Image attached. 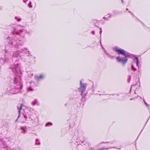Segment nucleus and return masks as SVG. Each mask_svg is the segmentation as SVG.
Instances as JSON below:
<instances>
[{
    "label": "nucleus",
    "mask_w": 150,
    "mask_h": 150,
    "mask_svg": "<svg viewBox=\"0 0 150 150\" xmlns=\"http://www.w3.org/2000/svg\"><path fill=\"white\" fill-rule=\"evenodd\" d=\"M115 51L117 52L118 54H121L124 56L125 57L118 56L116 57V59L117 61L121 62L123 64L125 63L127 60V57L131 56L132 54L126 52L124 50L122 49H116L115 50Z\"/></svg>",
    "instance_id": "obj_1"
},
{
    "label": "nucleus",
    "mask_w": 150,
    "mask_h": 150,
    "mask_svg": "<svg viewBox=\"0 0 150 150\" xmlns=\"http://www.w3.org/2000/svg\"><path fill=\"white\" fill-rule=\"evenodd\" d=\"M7 40L9 45H13L15 48H18L19 46H21L23 44V42L19 40H15L14 39L8 38Z\"/></svg>",
    "instance_id": "obj_2"
},
{
    "label": "nucleus",
    "mask_w": 150,
    "mask_h": 150,
    "mask_svg": "<svg viewBox=\"0 0 150 150\" xmlns=\"http://www.w3.org/2000/svg\"><path fill=\"white\" fill-rule=\"evenodd\" d=\"M16 29H14V30L13 31V34L14 35L15 33L17 35H19L21 36L22 37H24L25 35V34L26 33H28L25 29H21L19 30V32L16 31L15 32Z\"/></svg>",
    "instance_id": "obj_3"
},
{
    "label": "nucleus",
    "mask_w": 150,
    "mask_h": 150,
    "mask_svg": "<svg viewBox=\"0 0 150 150\" xmlns=\"http://www.w3.org/2000/svg\"><path fill=\"white\" fill-rule=\"evenodd\" d=\"M19 66V65L18 64H16L13 65V67H9V69H11L12 71L14 73H16L17 71L18 70V67Z\"/></svg>",
    "instance_id": "obj_4"
},
{
    "label": "nucleus",
    "mask_w": 150,
    "mask_h": 150,
    "mask_svg": "<svg viewBox=\"0 0 150 150\" xmlns=\"http://www.w3.org/2000/svg\"><path fill=\"white\" fill-rule=\"evenodd\" d=\"M80 87L79 88V89L83 93L85 91L86 88L84 85L85 84L84 83H82L81 81H80Z\"/></svg>",
    "instance_id": "obj_5"
},
{
    "label": "nucleus",
    "mask_w": 150,
    "mask_h": 150,
    "mask_svg": "<svg viewBox=\"0 0 150 150\" xmlns=\"http://www.w3.org/2000/svg\"><path fill=\"white\" fill-rule=\"evenodd\" d=\"M13 57H20V56L19 55V52L18 51H17L14 52L13 54Z\"/></svg>",
    "instance_id": "obj_6"
},
{
    "label": "nucleus",
    "mask_w": 150,
    "mask_h": 150,
    "mask_svg": "<svg viewBox=\"0 0 150 150\" xmlns=\"http://www.w3.org/2000/svg\"><path fill=\"white\" fill-rule=\"evenodd\" d=\"M133 57H134L136 60V65L138 67H139V59L135 55H133Z\"/></svg>",
    "instance_id": "obj_7"
},
{
    "label": "nucleus",
    "mask_w": 150,
    "mask_h": 150,
    "mask_svg": "<svg viewBox=\"0 0 150 150\" xmlns=\"http://www.w3.org/2000/svg\"><path fill=\"white\" fill-rule=\"evenodd\" d=\"M37 99H35V100L33 102H32V104L33 105H39V104L38 102H37Z\"/></svg>",
    "instance_id": "obj_8"
},
{
    "label": "nucleus",
    "mask_w": 150,
    "mask_h": 150,
    "mask_svg": "<svg viewBox=\"0 0 150 150\" xmlns=\"http://www.w3.org/2000/svg\"><path fill=\"white\" fill-rule=\"evenodd\" d=\"M19 84H20L19 86H20V87H18L17 88L18 90V92L20 90H21L22 89L23 87V84L21 83V82H20L19 83Z\"/></svg>",
    "instance_id": "obj_9"
},
{
    "label": "nucleus",
    "mask_w": 150,
    "mask_h": 150,
    "mask_svg": "<svg viewBox=\"0 0 150 150\" xmlns=\"http://www.w3.org/2000/svg\"><path fill=\"white\" fill-rule=\"evenodd\" d=\"M44 78V76L42 75H40L37 78V79L38 81H39L40 79H43Z\"/></svg>",
    "instance_id": "obj_10"
},
{
    "label": "nucleus",
    "mask_w": 150,
    "mask_h": 150,
    "mask_svg": "<svg viewBox=\"0 0 150 150\" xmlns=\"http://www.w3.org/2000/svg\"><path fill=\"white\" fill-rule=\"evenodd\" d=\"M105 50V53L107 55V56H108V57H110V58H113V57H112V56H111L107 52V51Z\"/></svg>",
    "instance_id": "obj_11"
},
{
    "label": "nucleus",
    "mask_w": 150,
    "mask_h": 150,
    "mask_svg": "<svg viewBox=\"0 0 150 150\" xmlns=\"http://www.w3.org/2000/svg\"><path fill=\"white\" fill-rule=\"evenodd\" d=\"M23 106V104H21V106H20V108H19V111H18V112H19V116H18V118L19 117V115H20V112H21V110L22 109V107Z\"/></svg>",
    "instance_id": "obj_12"
},
{
    "label": "nucleus",
    "mask_w": 150,
    "mask_h": 150,
    "mask_svg": "<svg viewBox=\"0 0 150 150\" xmlns=\"http://www.w3.org/2000/svg\"><path fill=\"white\" fill-rule=\"evenodd\" d=\"M34 122L35 125H37L38 122V120L37 119H35L34 121Z\"/></svg>",
    "instance_id": "obj_13"
},
{
    "label": "nucleus",
    "mask_w": 150,
    "mask_h": 150,
    "mask_svg": "<svg viewBox=\"0 0 150 150\" xmlns=\"http://www.w3.org/2000/svg\"><path fill=\"white\" fill-rule=\"evenodd\" d=\"M18 83V79L16 77H15L14 79V83L16 84Z\"/></svg>",
    "instance_id": "obj_14"
},
{
    "label": "nucleus",
    "mask_w": 150,
    "mask_h": 150,
    "mask_svg": "<svg viewBox=\"0 0 150 150\" xmlns=\"http://www.w3.org/2000/svg\"><path fill=\"white\" fill-rule=\"evenodd\" d=\"M9 60V58L8 57H5L4 58V62H7Z\"/></svg>",
    "instance_id": "obj_15"
},
{
    "label": "nucleus",
    "mask_w": 150,
    "mask_h": 150,
    "mask_svg": "<svg viewBox=\"0 0 150 150\" xmlns=\"http://www.w3.org/2000/svg\"><path fill=\"white\" fill-rule=\"evenodd\" d=\"M132 69L134 71H136L137 70V69L135 68L134 67V66L133 65H132Z\"/></svg>",
    "instance_id": "obj_16"
},
{
    "label": "nucleus",
    "mask_w": 150,
    "mask_h": 150,
    "mask_svg": "<svg viewBox=\"0 0 150 150\" xmlns=\"http://www.w3.org/2000/svg\"><path fill=\"white\" fill-rule=\"evenodd\" d=\"M131 78V77L130 76H129V78L128 79V82H129L130 81V79Z\"/></svg>",
    "instance_id": "obj_17"
},
{
    "label": "nucleus",
    "mask_w": 150,
    "mask_h": 150,
    "mask_svg": "<svg viewBox=\"0 0 150 150\" xmlns=\"http://www.w3.org/2000/svg\"><path fill=\"white\" fill-rule=\"evenodd\" d=\"M51 124V125H52V123H50V122H49V123H47V124H46L45 125V126H47V125H49V124Z\"/></svg>",
    "instance_id": "obj_18"
},
{
    "label": "nucleus",
    "mask_w": 150,
    "mask_h": 150,
    "mask_svg": "<svg viewBox=\"0 0 150 150\" xmlns=\"http://www.w3.org/2000/svg\"><path fill=\"white\" fill-rule=\"evenodd\" d=\"M28 55H27V56H28V55H30L31 56V57L32 56V55H31L30 54V51H28Z\"/></svg>",
    "instance_id": "obj_19"
},
{
    "label": "nucleus",
    "mask_w": 150,
    "mask_h": 150,
    "mask_svg": "<svg viewBox=\"0 0 150 150\" xmlns=\"http://www.w3.org/2000/svg\"><path fill=\"white\" fill-rule=\"evenodd\" d=\"M21 129L23 130H24L25 129V128L23 127H21Z\"/></svg>",
    "instance_id": "obj_20"
},
{
    "label": "nucleus",
    "mask_w": 150,
    "mask_h": 150,
    "mask_svg": "<svg viewBox=\"0 0 150 150\" xmlns=\"http://www.w3.org/2000/svg\"><path fill=\"white\" fill-rule=\"evenodd\" d=\"M91 33H92V34H93L94 35V34H95V32H94V31H91Z\"/></svg>",
    "instance_id": "obj_21"
},
{
    "label": "nucleus",
    "mask_w": 150,
    "mask_h": 150,
    "mask_svg": "<svg viewBox=\"0 0 150 150\" xmlns=\"http://www.w3.org/2000/svg\"><path fill=\"white\" fill-rule=\"evenodd\" d=\"M40 142H39L38 143H36L35 144L36 145V144H38V145H40Z\"/></svg>",
    "instance_id": "obj_22"
},
{
    "label": "nucleus",
    "mask_w": 150,
    "mask_h": 150,
    "mask_svg": "<svg viewBox=\"0 0 150 150\" xmlns=\"http://www.w3.org/2000/svg\"><path fill=\"white\" fill-rule=\"evenodd\" d=\"M24 117L25 118H26H26H28V117H27V116H26V115H24Z\"/></svg>",
    "instance_id": "obj_23"
},
{
    "label": "nucleus",
    "mask_w": 150,
    "mask_h": 150,
    "mask_svg": "<svg viewBox=\"0 0 150 150\" xmlns=\"http://www.w3.org/2000/svg\"><path fill=\"white\" fill-rule=\"evenodd\" d=\"M23 133H25V129L24 130H23Z\"/></svg>",
    "instance_id": "obj_24"
},
{
    "label": "nucleus",
    "mask_w": 150,
    "mask_h": 150,
    "mask_svg": "<svg viewBox=\"0 0 150 150\" xmlns=\"http://www.w3.org/2000/svg\"><path fill=\"white\" fill-rule=\"evenodd\" d=\"M109 142H103L101 143H108Z\"/></svg>",
    "instance_id": "obj_25"
},
{
    "label": "nucleus",
    "mask_w": 150,
    "mask_h": 150,
    "mask_svg": "<svg viewBox=\"0 0 150 150\" xmlns=\"http://www.w3.org/2000/svg\"><path fill=\"white\" fill-rule=\"evenodd\" d=\"M102 33V31H100V37L101 36V33Z\"/></svg>",
    "instance_id": "obj_26"
},
{
    "label": "nucleus",
    "mask_w": 150,
    "mask_h": 150,
    "mask_svg": "<svg viewBox=\"0 0 150 150\" xmlns=\"http://www.w3.org/2000/svg\"><path fill=\"white\" fill-rule=\"evenodd\" d=\"M144 103L146 106L148 105V104H147V103L145 101H144Z\"/></svg>",
    "instance_id": "obj_27"
},
{
    "label": "nucleus",
    "mask_w": 150,
    "mask_h": 150,
    "mask_svg": "<svg viewBox=\"0 0 150 150\" xmlns=\"http://www.w3.org/2000/svg\"><path fill=\"white\" fill-rule=\"evenodd\" d=\"M38 141H39V139H36V143H37Z\"/></svg>",
    "instance_id": "obj_28"
},
{
    "label": "nucleus",
    "mask_w": 150,
    "mask_h": 150,
    "mask_svg": "<svg viewBox=\"0 0 150 150\" xmlns=\"http://www.w3.org/2000/svg\"><path fill=\"white\" fill-rule=\"evenodd\" d=\"M29 6L30 8H32V5L30 6L29 5Z\"/></svg>",
    "instance_id": "obj_29"
},
{
    "label": "nucleus",
    "mask_w": 150,
    "mask_h": 150,
    "mask_svg": "<svg viewBox=\"0 0 150 150\" xmlns=\"http://www.w3.org/2000/svg\"><path fill=\"white\" fill-rule=\"evenodd\" d=\"M129 12V13H130L132 14V15L134 16V15H133L132 13H131V12H130V11H129V12Z\"/></svg>",
    "instance_id": "obj_30"
},
{
    "label": "nucleus",
    "mask_w": 150,
    "mask_h": 150,
    "mask_svg": "<svg viewBox=\"0 0 150 150\" xmlns=\"http://www.w3.org/2000/svg\"><path fill=\"white\" fill-rule=\"evenodd\" d=\"M138 20H139V21H140V22H141V23L142 24H143V25H144V24L142 23V22H141V21L140 20H139V19H138Z\"/></svg>",
    "instance_id": "obj_31"
},
{
    "label": "nucleus",
    "mask_w": 150,
    "mask_h": 150,
    "mask_svg": "<svg viewBox=\"0 0 150 150\" xmlns=\"http://www.w3.org/2000/svg\"><path fill=\"white\" fill-rule=\"evenodd\" d=\"M21 20V18H19L18 19V21H19Z\"/></svg>",
    "instance_id": "obj_32"
},
{
    "label": "nucleus",
    "mask_w": 150,
    "mask_h": 150,
    "mask_svg": "<svg viewBox=\"0 0 150 150\" xmlns=\"http://www.w3.org/2000/svg\"><path fill=\"white\" fill-rule=\"evenodd\" d=\"M100 31H102V29L101 28H100Z\"/></svg>",
    "instance_id": "obj_33"
},
{
    "label": "nucleus",
    "mask_w": 150,
    "mask_h": 150,
    "mask_svg": "<svg viewBox=\"0 0 150 150\" xmlns=\"http://www.w3.org/2000/svg\"><path fill=\"white\" fill-rule=\"evenodd\" d=\"M121 1H122V3L123 4V3H124V2H123V0H121Z\"/></svg>",
    "instance_id": "obj_34"
},
{
    "label": "nucleus",
    "mask_w": 150,
    "mask_h": 150,
    "mask_svg": "<svg viewBox=\"0 0 150 150\" xmlns=\"http://www.w3.org/2000/svg\"><path fill=\"white\" fill-rule=\"evenodd\" d=\"M134 98H132L130 99V100H132V99H134Z\"/></svg>",
    "instance_id": "obj_35"
},
{
    "label": "nucleus",
    "mask_w": 150,
    "mask_h": 150,
    "mask_svg": "<svg viewBox=\"0 0 150 150\" xmlns=\"http://www.w3.org/2000/svg\"><path fill=\"white\" fill-rule=\"evenodd\" d=\"M103 18H104V19H105V20H107V19H105V17H104Z\"/></svg>",
    "instance_id": "obj_36"
},
{
    "label": "nucleus",
    "mask_w": 150,
    "mask_h": 150,
    "mask_svg": "<svg viewBox=\"0 0 150 150\" xmlns=\"http://www.w3.org/2000/svg\"><path fill=\"white\" fill-rule=\"evenodd\" d=\"M102 49H103V50H105L104 48H103V47H102Z\"/></svg>",
    "instance_id": "obj_37"
},
{
    "label": "nucleus",
    "mask_w": 150,
    "mask_h": 150,
    "mask_svg": "<svg viewBox=\"0 0 150 150\" xmlns=\"http://www.w3.org/2000/svg\"><path fill=\"white\" fill-rule=\"evenodd\" d=\"M109 148H107L105 149H109Z\"/></svg>",
    "instance_id": "obj_38"
},
{
    "label": "nucleus",
    "mask_w": 150,
    "mask_h": 150,
    "mask_svg": "<svg viewBox=\"0 0 150 150\" xmlns=\"http://www.w3.org/2000/svg\"><path fill=\"white\" fill-rule=\"evenodd\" d=\"M128 10V8H127L126 10H127V11Z\"/></svg>",
    "instance_id": "obj_39"
},
{
    "label": "nucleus",
    "mask_w": 150,
    "mask_h": 150,
    "mask_svg": "<svg viewBox=\"0 0 150 150\" xmlns=\"http://www.w3.org/2000/svg\"><path fill=\"white\" fill-rule=\"evenodd\" d=\"M111 16H110V15H109V16H108V17H111Z\"/></svg>",
    "instance_id": "obj_40"
},
{
    "label": "nucleus",
    "mask_w": 150,
    "mask_h": 150,
    "mask_svg": "<svg viewBox=\"0 0 150 150\" xmlns=\"http://www.w3.org/2000/svg\"><path fill=\"white\" fill-rule=\"evenodd\" d=\"M143 100H144V101H145V100H144V99H143Z\"/></svg>",
    "instance_id": "obj_41"
},
{
    "label": "nucleus",
    "mask_w": 150,
    "mask_h": 150,
    "mask_svg": "<svg viewBox=\"0 0 150 150\" xmlns=\"http://www.w3.org/2000/svg\"><path fill=\"white\" fill-rule=\"evenodd\" d=\"M143 100H144V101H145V100H144V99H143Z\"/></svg>",
    "instance_id": "obj_42"
},
{
    "label": "nucleus",
    "mask_w": 150,
    "mask_h": 150,
    "mask_svg": "<svg viewBox=\"0 0 150 150\" xmlns=\"http://www.w3.org/2000/svg\"><path fill=\"white\" fill-rule=\"evenodd\" d=\"M23 2H25V1H23Z\"/></svg>",
    "instance_id": "obj_43"
},
{
    "label": "nucleus",
    "mask_w": 150,
    "mask_h": 150,
    "mask_svg": "<svg viewBox=\"0 0 150 150\" xmlns=\"http://www.w3.org/2000/svg\"><path fill=\"white\" fill-rule=\"evenodd\" d=\"M25 121H26V120H27V119H25Z\"/></svg>",
    "instance_id": "obj_44"
},
{
    "label": "nucleus",
    "mask_w": 150,
    "mask_h": 150,
    "mask_svg": "<svg viewBox=\"0 0 150 150\" xmlns=\"http://www.w3.org/2000/svg\"><path fill=\"white\" fill-rule=\"evenodd\" d=\"M17 18V17H15V18Z\"/></svg>",
    "instance_id": "obj_45"
},
{
    "label": "nucleus",
    "mask_w": 150,
    "mask_h": 150,
    "mask_svg": "<svg viewBox=\"0 0 150 150\" xmlns=\"http://www.w3.org/2000/svg\"><path fill=\"white\" fill-rule=\"evenodd\" d=\"M31 91H32V90H32V89H31Z\"/></svg>",
    "instance_id": "obj_46"
},
{
    "label": "nucleus",
    "mask_w": 150,
    "mask_h": 150,
    "mask_svg": "<svg viewBox=\"0 0 150 150\" xmlns=\"http://www.w3.org/2000/svg\"><path fill=\"white\" fill-rule=\"evenodd\" d=\"M26 50H27V49H25Z\"/></svg>",
    "instance_id": "obj_47"
},
{
    "label": "nucleus",
    "mask_w": 150,
    "mask_h": 150,
    "mask_svg": "<svg viewBox=\"0 0 150 150\" xmlns=\"http://www.w3.org/2000/svg\"><path fill=\"white\" fill-rule=\"evenodd\" d=\"M101 46L102 47H103L101 45Z\"/></svg>",
    "instance_id": "obj_48"
},
{
    "label": "nucleus",
    "mask_w": 150,
    "mask_h": 150,
    "mask_svg": "<svg viewBox=\"0 0 150 150\" xmlns=\"http://www.w3.org/2000/svg\"><path fill=\"white\" fill-rule=\"evenodd\" d=\"M101 46L102 47H103L101 45Z\"/></svg>",
    "instance_id": "obj_49"
},
{
    "label": "nucleus",
    "mask_w": 150,
    "mask_h": 150,
    "mask_svg": "<svg viewBox=\"0 0 150 150\" xmlns=\"http://www.w3.org/2000/svg\"><path fill=\"white\" fill-rule=\"evenodd\" d=\"M18 118L17 119V120H16V121L17 120H18Z\"/></svg>",
    "instance_id": "obj_50"
},
{
    "label": "nucleus",
    "mask_w": 150,
    "mask_h": 150,
    "mask_svg": "<svg viewBox=\"0 0 150 150\" xmlns=\"http://www.w3.org/2000/svg\"><path fill=\"white\" fill-rule=\"evenodd\" d=\"M91 150H92V149H91Z\"/></svg>",
    "instance_id": "obj_51"
}]
</instances>
